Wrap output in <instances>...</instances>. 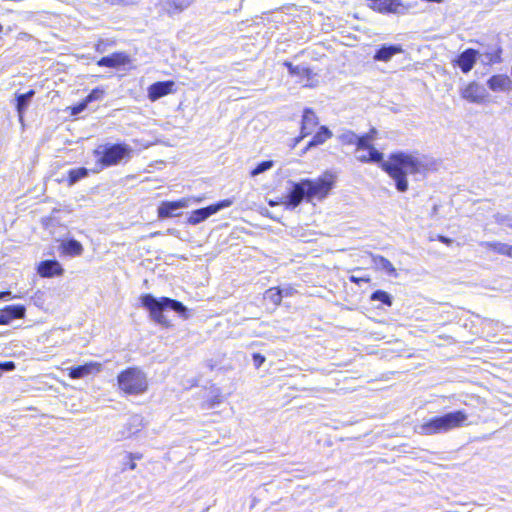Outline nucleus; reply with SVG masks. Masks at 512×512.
Wrapping results in <instances>:
<instances>
[{
	"instance_id": "obj_1",
	"label": "nucleus",
	"mask_w": 512,
	"mask_h": 512,
	"mask_svg": "<svg viewBox=\"0 0 512 512\" xmlns=\"http://www.w3.org/2000/svg\"><path fill=\"white\" fill-rule=\"evenodd\" d=\"M356 153V158L360 162L381 163V168L395 182V187L399 192L408 190L407 176L422 175L429 169L428 158L418 152H395L389 155L386 161H383V154L375 147Z\"/></svg>"
},
{
	"instance_id": "obj_2",
	"label": "nucleus",
	"mask_w": 512,
	"mask_h": 512,
	"mask_svg": "<svg viewBox=\"0 0 512 512\" xmlns=\"http://www.w3.org/2000/svg\"><path fill=\"white\" fill-rule=\"evenodd\" d=\"M292 183V188L283 202L287 208L294 209L301 204L303 200L311 201L313 198L324 199L333 187V178L331 174L325 173L315 180L303 179L300 182Z\"/></svg>"
},
{
	"instance_id": "obj_3",
	"label": "nucleus",
	"mask_w": 512,
	"mask_h": 512,
	"mask_svg": "<svg viewBox=\"0 0 512 512\" xmlns=\"http://www.w3.org/2000/svg\"><path fill=\"white\" fill-rule=\"evenodd\" d=\"M142 306L149 311L153 321L160 325L168 326V320L163 315L167 309L175 311L183 319L189 318L187 307L180 301L168 297L156 298L152 294H144L140 297Z\"/></svg>"
},
{
	"instance_id": "obj_4",
	"label": "nucleus",
	"mask_w": 512,
	"mask_h": 512,
	"mask_svg": "<svg viewBox=\"0 0 512 512\" xmlns=\"http://www.w3.org/2000/svg\"><path fill=\"white\" fill-rule=\"evenodd\" d=\"M467 419L468 415L462 410L449 412L442 416L433 417L426 422L417 425L415 427V432L420 435L446 433L452 429L464 426Z\"/></svg>"
},
{
	"instance_id": "obj_5",
	"label": "nucleus",
	"mask_w": 512,
	"mask_h": 512,
	"mask_svg": "<svg viewBox=\"0 0 512 512\" xmlns=\"http://www.w3.org/2000/svg\"><path fill=\"white\" fill-rule=\"evenodd\" d=\"M119 389L125 394L140 395L147 391L146 374L138 367H129L117 376Z\"/></svg>"
},
{
	"instance_id": "obj_6",
	"label": "nucleus",
	"mask_w": 512,
	"mask_h": 512,
	"mask_svg": "<svg viewBox=\"0 0 512 512\" xmlns=\"http://www.w3.org/2000/svg\"><path fill=\"white\" fill-rule=\"evenodd\" d=\"M99 147L95 150L97 155H101L99 162L106 167L119 164L124 159H129L133 149L125 143H117Z\"/></svg>"
},
{
	"instance_id": "obj_7",
	"label": "nucleus",
	"mask_w": 512,
	"mask_h": 512,
	"mask_svg": "<svg viewBox=\"0 0 512 512\" xmlns=\"http://www.w3.org/2000/svg\"><path fill=\"white\" fill-rule=\"evenodd\" d=\"M232 204L233 201L231 199H225L207 207L194 210L191 212L187 221L191 225H197L208 219L213 214L219 212L220 210L230 207Z\"/></svg>"
},
{
	"instance_id": "obj_8",
	"label": "nucleus",
	"mask_w": 512,
	"mask_h": 512,
	"mask_svg": "<svg viewBox=\"0 0 512 512\" xmlns=\"http://www.w3.org/2000/svg\"><path fill=\"white\" fill-rule=\"evenodd\" d=\"M460 96L469 103L483 104L488 98L484 85L472 81L460 89Z\"/></svg>"
},
{
	"instance_id": "obj_9",
	"label": "nucleus",
	"mask_w": 512,
	"mask_h": 512,
	"mask_svg": "<svg viewBox=\"0 0 512 512\" xmlns=\"http://www.w3.org/2000/svg\"><path fill=\"white\" fill-rule=\"evenodd\" d=\"M192 198H182L178 201H164L161 203V205L158 207V216L160 218H169V217H175L178 216V214H175V211L181 208H186L189 206L190 201ZM196 202H201V198H193Z\"/></svg>"
},
{
	"instance_id": "obj_10",
	"label": "nucleus",
	"mask_w": 512,
	"mask_h": 512,
	"mask_svg": "<svg viewBox=\"0 0 512 512\" xmlns=\"http://www.w3.org/2000/svg\"><path fill=\"white\" fill-rule=\"evenodd\" d=\"M143 426V417L139 414L132 415L125 424L124 429L116 433L115 439L120 441L129 438L137 434Z\"/></svg>"
},
{
	"instance_id": "obj_11",
	"label": "nucleus",
	"mask_w": 512,
	"mask_h": 512,
	"mask_svg": "<svg viewBox=\"0 0 512 512\" xmlns=\"http://www.w3.org/2000/svg\"><path fill=\"white\" fill-rule=\"evenodd\" d=\"M196 0H159L160 11L173 16L189 8Z\"/></svg>"
},
{
	"instance_id": "obj_12",
	"label": "nucleus",
	"mask_w": 512,
	"mask_h": 512,
	"mask_svg": "<svg viewBox=\"0 0 512 512\" xmlns=\"http://www.w3.org/2000/svg\"><path fill=\"white\" fill-rule=\"evenodd\" d=\"M175 83L173 81H160L153 83L148 88V97L151 101H156L161 97L170 94L173 91Z\"/></svg>"
},
{
	"instance_id": "obj_13",
	"label": "nucleus",
	"mask_w": 512,
	"mask_h": 512,
	"mask_svg": "<svg viewBox=\"0 0 512 512\" xmlns=\"http://www.w3.org/2000/svg\"><path fill=\"white\" fill-rule=\"evenodd\" d=\"M318 125V118L314 111L310 108H306L302 117L301 124V136L295 141L298 143L302 138L310 135L313 129Z\"/></svg>"
},
{
	"instance_id": "obj_14",
	"label": "nucleus",
	"mask_w": 512,
	"mask_h": 512,
	"mask_svg": "<svg viewBox=\"0 0 512 512\" xmlns=\"http://www.w3.org/2000/svg\"><path fill=\"white\" fill-rule=\"evenodd\" d=\"M478 54V51L468 48L457 57L455 62L463 73H468L473 69Z\"/></svg>"
},
{
	"instance_id": "obj_15",
	"label": "nucleus",
	"mask_w": 512,
	"mask_h": 512,
	"mask_svg": "<svg viewBox=\"0 0 512 512\" xmlns=\"http://www.w3.org/2000/svg\"><path fill=\"white\" fill-rule=\"evenodd\" d=\"M129 56L124 52H116L111 55L102 57L97 61V65L103 67L117 68L128 64Z\"/></svg>"
},
{
	"instance_id": "obj_16",
	"label": "nucleus",
	"mask_w": 512,
	"mask_h": 512,
	"mask_svg": "<svg viewBox=\"0 0 512 512\" xmlns=\"http://www.w3.org/2000/svg\"><path fill=\"white\" fill-rule=\"evenodd\" d=\"M101 367L102 365L98 362H89L84 365L72 367L69 369V377L72 379H80L92 373L100 372Z\"/></svg>"
},
{
	"instance_id": "obj_17",
	"label": "nucleus",
	"mask_w": 512,
	"mask_h": 512,
	"mask_svg": "<svg viewBox=\"0 0 512 512\" xmlns=\"http://www.w3.org/2000/svg\"><path fill=\"white\" fill-rule=\"evenodd\" d=\"M64 269L57 260H45L42 261L38 266V273L42 277H53L56 275H62Z\"/></svg>"
},
{
	"instance_id": "obj_18",
	"label": "nucleus",
	"mask_w": 512,
	"mask_h": 512,
	"mask_svg": "<svg viewBox=\"0 0 512 512\" xmlns=\"http://www.w3.org/2000/svg\"><path fill=\"white\" fill-rule=\"evenodd\" d=\"M401 45L397 44H384L375 53L374 60L388 62L394 55L402 53Z\"/></svg>"
},
{
	"instance_id": "obj_19",
	"label": "nucleus",
	"mask_w": 512,
	"mask_h": 512,
	"mask_svg": "<svg viewBox=\"0 0 512 512\" xmlns=\"http://www.w3.org/2000/svg\"><path fill=\"white\" fill-rule=\"evenodd\" d=\"M34 95L35 91L32 89L23 94H16V109L18 112L20 122H23L24 113L28 108Z\"/></svg>"
},
{
	"instance_id": "obj_20",
	"label": "nucleus",
	"mask_w": 512,
	"mask_h": 512,
	"mask_svg": "<svg viewBox=\"0 0 512 512\" xmlns=\"http://www.w3.org/2000/svg\"><path fill=\"white\" fill-rule=\"evenodd\" d=\"M511 81L506 75H494L492 76L487 85L492 91H504L509 88Z\"/></svg>"
},
{
	"instance_id": "obj_21",
	"label": "nucleus",
	"mask_w": 512,
	"mask_h": 512,
	"mask_svg": "<svg viewBox=\"0 0 512 512\" xmlns=\"http://www.w3.org/2000/svg\"><path fill=\"white\" fill-rule=\"evenodd\" d=\"M331 137H332V132L326 126H321L319 131L308 142L305 150H308L312 147L323 144Z\"/></svg>"
},
{
	"instance_id": "obj_22",
	"label": "nucleus",
	"mask_w": 512,
	"mask_h": 512,
	"mask_svg": "<svg viewBox=\"0 0 512 512\" xmlns=\"http://www.w3.org/2000/svg\"><path fill=\"white\" fill-rule=\"evenodd\" d=\"M61 248L65 254L70 256H80L83 253L82 244L75 239L62 242Z\"/></svg>"
},
{
	"instance_id": "obj_23",
	"label": "nucleus",
	"mask_w": 512,
	"mask_h": 512,
	"mask_svg": "<svg viewBox=\"0 0 512 512\" xmlns=\"http://www.w3.org/2000/svg\"><path fill=\"white\" fill-rule=\"evenodd\" d=\"M480 245L486 249H490L495 251L498 254L505 255L509 257L510 250L512 245L501 243V242H490V241H483L480 243Z\"/></svg>"
},
{
	"instance_id": "obj_24",
	"label": "nucleus",
	"mask_w": 512,
	"mask_h": 512,
	"mask_svg": "<svg viewBox=\"0 0 512 512\" xmlns=\"http://www.w3.org/2000/svg\"><path fill=\"white\" fill-rule=\"evenodd\" d=\"M371 8L379 12H395L397 4L395 0H372L369 4Z\"/></svg>"
},
{
	"instance_id": "obj_25",
	"label": "nucleus",
	"mask_w": 512,
	"mask_h": 512,
	"mask_svg": "<svg viewBox=\"0 0 512 512\" xmlns=\"http://www.w3.org/2000/svg\"><path fill=\"white\" fill-rule=\"evenodd\" d=\"M373 263L378 269L384 270L389 275H396V269L393 264L383 256L375 255L372 257Z\"/></svg>"
},
{
	"instance_id": "obj_26",
	"label": "nucleus",
	"mask_w": 512,
	"mask_h": 512,
	"mask_svg": "<svg viewBox=\"0 0 512 512\" xmlns=\"http://www.w3.org/2000/svg\"><path fill=\"white\" fill-rule=\"evenodd\" d=\"M2 310L10 322L13 319L23 318L25 315V307L22 305H9Z\"/></svg>"
},
{
	"instance_id": "obj_27",
	"label": "nucleus",
	"mask_w": 512,
	"mask_h": 512,
	"mask_svg": "<svg viewBox=\"0 0 512 512\" xmlns=\"http://www.w3.org/2000/svg\"><path fill=\"white\" fill-rule=\"evenodd\" d=\"M88 175V170L84 167L71 169L69 171L68 185L73 186L79 180L85 178Z\"/></svg>"
},
{
	"instance_id": "obj_28",
	"label": "nucleus",
	"mask_w": 512,
	"mask_h": 512,
	"mask_svg": "<svg viewBox=\"0 0 512 512\" xmlns=\"http://www.w3.org/2000/svg\"><path fill=\"white\" fill-rule=\"evenodd\" d=\"M370 299L372 301H380L387 306H391L393 303L392 296L383 290H376L375 292H373L371 294Z\"/></svg>"
},
{
	"instance_id": "obj_29",
	"label": "nucleus",
	"mask_w": 512,
	"mask_h": 512,
	"mask_svg": "<svg viewBox=\"0 0 512 512\" xmlns=\"http://www.w3.org/2000/svg\"><path fill=\"white\" fill-rule=\"evenodd\" d=\"M357 136L353 131L351 130H344L342 133L338 135V140L343 145H355L357 142Z\"/></svg>"
},
{
	"instance_id": "obj_30",
	"label": "nucleus",
	"mask_w": 512,
	"mask_h": 512,
	"mask_svg": "<svg viewBox=\"0 0 512 512\" xmlns=\"http://www.w3.org/2000/svg\"><path fill=\"white\" fill-rule=\"evenodd\" d=\"M265 298L274 305H279L282 300V290L278 288H270L265 292Z\"/></svg>"
},
{
	"instance_id": "obj_31",
	"label": "nucleus",
	"mask_w": 512,
	"mask_h": 512,
	"mask_svg": "<svg viewBox=\"0 0 512 512\" xmlns=\"http://www.w3.org/2000/svg\"><path fill=\"white\" fill-rule=\"evenodd\" d=\"M273 166H274V161H272V160L262 161L259 164H257V166L253 170H251L250 175L252 177H256L257 175L270 170Z\"/></svg>"
},
{
	"instance_id": "obj_32",
	"label": "nucleus",
	"mask_w": 512,
	"mask_h": 512,
	"mask_svg": "<svg viewBox=\"0 0 512 512\" xmlns=\"http://www.w3.org/2000/svg\"><path fill=\"white\" fill-rule=\"evenodd\" d=\"M356 145V153H359L361 151H365V150H370L371 147H374L371 142L366 139V137L364 135L362 136H357V142L355 143Z\"/></svg>"
},
{
	"instance_id": "obj_33",
	"label": "nucleus",
	"mask_w": 512,
	"mask_h": 512,
	"mask_svg": "<svg viewBox=\"0 0 512 512\" xmlns=\"http://www.w3.org/2000/svg\"><path fill=\"white\" fill-rule=\"evenodd\" d=\"M104 96V90L101 88L93 89L84 99L87 105L93 101L101 100Z\"/></svg>"
},
{
	"instance_id": "obj_34",
	"label": "nucleus",
	"mask_w": 512,
	"mask_h": 512,
	"mask_svg": "<svg viewBox=\"0 0 512 512\" xmlns=\"http://www.w3.org/2000/svg\"><path fill=\"white\" fill-rule=\"evenodd\" d=\"M310 73H311V71L309 68L302 66V65H297L291 72V75L292 76H300V77L306 76L307 78H309Z\"/></svg>"
},
{
	"instance_id": "obj_35",
	"label": "nucleus",
	"mask_w": 512,
	"mask_h": 512,
	"mask_svg": "<svg viewBox=\"0 0 512 512\" xmlns=\"http://www.w3.org/2000/svg\"><path fill=\"white\" fill-rule=\"evenodd\" d=\"M509 219H512V215H504V214H496L495 215V221L501 225L507 226V223H509Z\"/></svg>"
},
{
	"instance_id": "obj_36",
	"label": "nucleus",
	"mask_w": 512,
	"mask_h": 512,
	"mask_svg": "<svg viewBox=\"0 0 512 512\" xmlns=\"http://www.w3.org/2000/svg\"><path fill=\"white\" fill-rule=\"evenodd\" d=\"M0 368L2 372L13 371L16 365L13 361L0 362Z\"/></svg>"
},
{
	"instance_id": "obj_37",
	"label": "nucleus",
	"mask_w": 512,
	"mask_h": 512,
	"mask_svg": "<svg viewBox=\"0 0 512 512\" xmlns=\"http://www.w3.org/2000/svg\"><path fill=\"white\" fill-rule=\"evenodd\" d=\"M253 363L256 368L261 367V365L265 362L266 358L260 353L253 354Z\"/></svg>"
},
{
	"instance_id": "obj_38",
	"label": "nucleus",
	"mask_w": 512,
	"mask_h": 512,
	"mask_svg": "<svg viewBox=\"0 0 512 512\" xmlns=\"http://www.w3.org/2000/svg\"><path fill=\"white\" fill-rule=\"evenodd\" d=\"M87 103L83 100L72 108V115H77L87 108Z\"/></svg>"
},
{
	"instance_id": "obj_39",
	"label": "nucleus",
	"mask_w": 512,
	"mask_h": 512,
	"mask_svg": "<svg viewBox=\"0 0 512 512\" xmlns=\"http://www.w3.org/2000/svg\"><path fill=\"white\" fill-rule=\"evenodd\" d=\"M349 279L351 282L356 283V284H359L360 282H369L370 281V279L367 277H356L354 275H351L349 277Z\"/></svg>"
},
{
	"instance_id": "obj_40",
	"label": "nucleus",
	"mask_w": 512,
	"mask_h": 512,
	"mask_svg": "<svg viewBox=\"0 0 512 512\" xmlns=\"http://www.w3.org/2000/svg\"><path fill=\"white\" fill-rule=\"evenodd\" d=\"M133 0H105L106 3H109L111 5H120V4H129Z\"/></svg>"
},
{
	"instance_id": "obj_41",
	"label": "nucleus",
	"mask_w": 512,
	"mask_h": 512,
	"mask_svg": "<svg viewBox=\"0 0 512 512\" xmlns=\"http://www.w3.org/2000/svg\"><path fill=\"white\" fill-rule=\"evenodd\" d=\"M377 135V130L375 128H372L368 133H366L364 136L366 139H368L370 142H372Z\"/></svg>"
},
{
	"instance_id": "obj_42",
	"label": "nucleus",
	"mask_w": 512,
	"mask_h": 512,
	"mask_svg": "<svg viewBox=\"0 0 512 512\" xmlns=\"http://www.w3.org/2000/svg\"><path fill=\"white\" fill-rule=\"evenodd\" d=\"M95 49L97 52L99 53H104L105 52V42L103 40H100L97 42V44L95 45Z\"/></svg>"
},
{
	"instance_id": "obj_43",
	"label": "nucleus",
	"mask_w": 512,
	"mask_h": 512,
	"mask_svg": "<svg viewBox=\"0 0 512 512\" xmlns=\"http://www.w3.org/2000/svg\"><path fill=\"white\" fill-rule=\"evenodd\" d=\"M10 321L8 320L7 316H5L3 310L0 311V325H6L9 324Z\"/></svg>"
},
{
	"instance_id": "obj_44",
	"label": "nucleus",
	"mask_w": 512,
	"mask_h": 512,
	"mask_svg": "<svg viewBox=\"0 0 512 512\" xmlns=\"http://www.w3.org/2000/svg\"><path fill=\"white\" fill-rule=\"evenodd\" d=\"M284 65L288 68L289 74L291 75V72L295 68V66L291 62H284Z\"/></svg>"
},
{
	"instance_id": "obj_45",
	"label": "nucleus",
	"mask_w": 512,
	"mask_h": 512,
	"mask_svg": "<svg viewBox=\"0 0 512 512\" xmlns=\"http://www.w3.org/2000/svg\"><path fill=\"white\" fill-rule=\"evenodd\" d=\"M130 460H135V459H141V455L140 454H132V453H129L128 456H127Z\"/></svg>"
},
{
	"instance_id": "obj_46",
	"label": "nucleus",
	"mask_w": 512,
	"mask_h": 512,
	"mask_svg": "<svg viewBox=\"0 0 512 512\" xmlns=\"http://www.w3.org/2000/svg\"><path fill=\"white\" fill-rule=\"evenodd\" d=\"M11 295V292L9 291H6V292H0V300L1 299H5L6 297L10 296Z\"/></svg>"
},
{
	"instance_id": "obj_47",
	"label": "nucleus",
	"mask_w": 512,
	"mask_h": 512,
	"mask_svg": "<svg viewBox=\"0 0 512 512\" xmlns=\"http://www.w3.org/2000/svg\"><path fill=\"white\" fill-rule=\"evenodd\" d=\"M128 468L130 470H134L136 468V463L133 460H130V462L128 463Z\"/></svg>"
},
{
	"instance_id": "obj_48",
	"label": "nucleus",
	"mask_w": 512,
	"mask_h": 512,
	"mask_svg": "<svg viewBox=\"0 0 512 512\" xmlns=\"http://www.w3.org/2000/svg\"><path fill=\"white\" fill-rule=\"evenodd\" d=\"M440 241L443 243H446V244L451 242V240L449 238L444 237V236H440Z\"/></svg>"
},
{
	"instance_id": "obj_49",
	"label": "nucleus",
	"mask_w": 512,
	"mask_h": 512,
	"mask_svg": "<svg viewBox=\"0 0 512 512\" xmlns=\"http://www.w3.org/2000/svg\"><path fill=\"white\" fill-rule=\"evenodd\" d=\"M438 207H439V206H438L437 204H435V205L433 206V208H432V214H436V213L438 212Z\"/></svg>"
},
{
	"instance_id": "obj_50",
	"label": "nucleus",
	"mask_w": 512,
	"mask_h": 512,
	"mask_svg": "<svg viewBox=\"0 0 512 512\" xmlns=\"http://www.w3.org/2000/svg\"><path fill=\"white\" fill-rule=\"evenodd\" d=\"M507 227L511 228L512 229V218L509 219V223H507Z\"/></svg>"
},
{
	"instance_id": "obj_51",
	"label": "nucleus",
	"mask_w": 512,
	"mask_h": 512,
	"mask_svg": "<svg viewBox=\"0 0 512 512\" xmlns=\"http://www.w3.org/2000/svg\"><path fill=\"white\" fill-rule=\"evenodd\" d=\"M20 35L22 36V38H25V37L29 36L27 33H21Z\"/></svg>"
},
{
	"instance_id": "obj_52",
	"label": "nucleus",
	"mask_w": 512,
	"mask_h": 512,
	"mask_svg": "<svg viewBox=\"0 0 512 512\" xmlns=\"http://www.w3.org/2000/svg\"><path fill=\"white\" fill-rule=\"evenodd\" d=\"M510 253H511V254H509V257H510V258H512V246H511Z\"/></svg>"
},
{
	"instance_id": "obj_53",
	"label": "nucleus",
	"mask_w": 512,
	"mask_h": 512,
	"mask_svg": "<svg viewBox=\"0 0 512 512\" xmlns=\"http://www.w3.org/2000/svg\"><path fill=\"white\" fill-rule=\"evenodd\" d=\"M3 30V26L0 24V32H2Z\"/></svg>"
},
{
	"instance_id": "obj_54",
	"label": "nucleus",
	"mask_w": 512,
	"mask_h": 512,
	"mask_svg": "<svg viewBox=\"0 0 512 512\" xmlns=\"http://www.w3.org/2000/svg\"><path fill=\"white\" fill-rule=\"evenodd\" d=\"M369 1L371 2L372 0H369Z\"/></svg>"
}]
</instances>
